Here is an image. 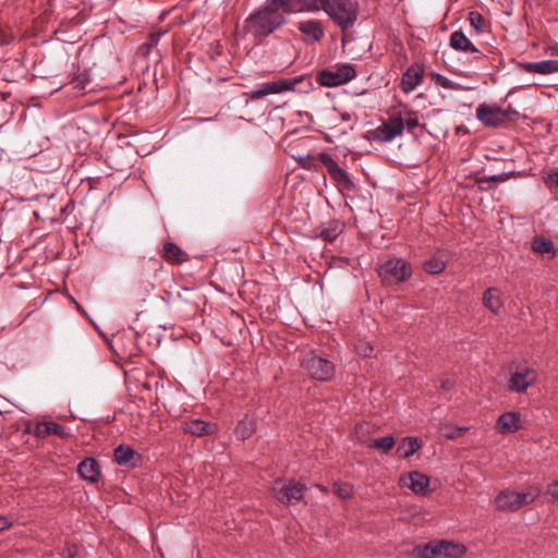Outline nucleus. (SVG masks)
<instances>
[{"label": "nucleus", "instance_id": "f257e3e1", "mask_svg": "<svg viewBox=\"0 0 558 558\" xmlns=\"http://www.w3.org/2000/svg\"><path fill=\"white\" fill-rule=\"evenodd\" d=\"M279 8L282 7L277 1L267 0L263 7L246 17L245 31L255 37H267L272 34L287 22Z\"/></svg>", "mask_w": 558, "mask_h": 558}, {"label": "nucleus", "instance_id": "f03ea898", "mask_svg": "<svg viewBox=\"0 0 558 558\" xmlns=\"http://www.w3.org/2000/svg\"><path fill=\"white\" fill-rule=\"evenodd\" d=\"M541 495L538 486L531 485L524 492L501 490L495 498V506L500 511H518L532 504Z\"/></svg>", "mask_w": 558, "mask_h": 558}, {"label": "nucleus", "instance_id": "7ed1b4c3", "mask_svg": "<svg viewBox=\"0 0 558 558\" xmlns=\"http://www.w3.org/2000/svg\"><path fill=\"white\" fill-rule=\"evenodd\" d=\"M466 551L464 545L448 541L429 542L414 547L415 558H461Z\"/></svg>", "mask_w": 558, "mask_h": 558}, {"label": "nucleus", "instance_id": "20e7f679", "mask_svg": "<svg viewBox=\"0 0 558 558\" xmlns=\"http://www.w3.org/2000/svg\"><path fill=\"white\" fill-rule=\"evenodd\" d=\"M357 2L354 0H327L323 11L341 29H348L354 25L357 20Z\"/></svg>", "mask_w": 558, "mask_h": 558}, {"label": "nucleus", "instance_id": "39448f33", "mask_svg": "<svg viewBox=\"0 0 558 558\" xmlns=\"http://www.w3.org/2000/svg\"><path fill=\"white\" fill-rule=\"evenodd\" d=\"M403 134V124L399 113L392 112L377 128L367 131L366 138L377 143H390Z\"/></svg>", "mask_w": 558, "mask_h": 558}, {"label": "nucleus", "instance_id": "423d86ee", "mask_svg": "<svg viewBox=\"0 0 558 558\" xmlns=\"http://www.w3.org/2000/svg\"><path fill=\"white\" fill-rule=\"evenodd\" d=\"M377 272L387 284L405 281L412 276V269L403 258H390L386 260L379 265Z\"/></svg>", "mask_w": 558, "mask_h": 558}, {"label": "nucleus", "instance_id": "0eeeda50", "mask_svg": "<svg viewBox=\"0 0 558 558\" xmlns=\"http://www.w3.org/2000/svg\"><path fill=\"white\" fill-rule=\"evenodd\" d=\"M302 365L307 374L317 380H328L335 374L332 362L313 353L304 357Z\"/></svg>", "mask_w": 558, "mask_h": 558}, {"label": "nucleus", "instance_id": "6e6552de", "mask_svg": "<svg viewBox=\"0 0 558 558\" xmlns=\"http://www.w3.org/2000/svg\"><path fill=\"white\" fill-rule=\"evenodd\" d=\"M306 487L293 481L278 480L275 482L272 492L277 499L287 505H293L303 498Z\"/></svg>", "mask_w": 558, "mask_h": 558}, {"label": "nucleus", "instance_id": "1a4fd4ad", "mask_svg": "<svg viewBox=\"0 0 558 558\" xmlns=\"http://www.w3.org/2000/svg\"><path fill=\"white\" fill-rule=\"evenodd\" d=\"M537 380V372L530 366H518L510 374L508 390L522 393Z\"/></svg>", "mask_w": 558, "mask_h": 558}, {"label": "nucleus", "instance_id": "9d476101", "mask_svg": "<svg viewBox=\"0 0 558 558\" xmlns=\"http://www.w3.org/2000/svg\"><path fill=\"white\" fill-rule=\"evenodd\" d=\"M476 119L487 126H499L508 119V112L498 106L480 104L475 112Z\"/></svg>", "mask_w": 558, "mask_h": 558}, {"label": "nucleus", "instance_id": "9b49d317", "mask_svg": "<svg viewBox=\"0 0 558 558\" xmlns=\"http://www.w3.org/2000/svg\"><path fill=\"white\" fill-rule=\"evenodd\" d=\"M295 83L290 80H278L272 82H265L251 90L247 95L251 99H259L268 95L280 94L282 92L293 89Z\"/></svg>", "mask_w": 558, "mask_h": 558}, {"label": "nucleus", "instance_id": "f8f14e48", "mask_svg": "<svg viewBox=\"0 0 558 558\" xmlns=\"http://www.w3.org/2000/svg\"><path fill=\"white\" fill-rule=\"evenodd\" d=\"M320 161L327 169L330 178L337 183L339 187L351 189L353 186V182L351 181L348 172L340 168L331 156L328 154H322Z\"/></svg>", "mask_w": 558, "mask_h": 558}, {"label": "nucleus", "instance_id": "ddd939ff", "mask_svg": "<svg viewBox=\"0 0 558 558\" xmlns=\"http://www.w3.org/2000/svg\"><path fill=\"white\" fill-rule=\"evenodd\" d=\"M298 29L306 44H315L325 35V28L319 20L305 19L298 22Z\"/></svg>", "mask_w": 558, "mask_h": 558}, {"label": "nucleus", "instance_id": "4468645a", "mask_svg": "<svg viewBox=\"0 0 558 558\" xmlns=\"http://www.w3.org/2000/svg\"><path fill=\"white\" fill-rule=\"evenodd\" d=\"M399 484L410 488L416 495L424 496L428 493L429 477L418 471H413L401 477Z\"/></svg>", "mask_w": 558, "mask_h": 558}, {"label": "nucleus", "instance_id": "2eb2a0df", "mask_svg": "<svg viewBox=\"0 0 558 558\" xmlns=\"http://www.w3.org/2000/svg\"><path fill=\"white\" fill-rule=\"evenodd\" d=\"M355 76V70L352 65L345 64L337 69L335 72H324L322 80L327 86H337L344 84Z\"/></svg>", "mask_w": 558, "mask_h": 558}, {"label": "nucleus", "instance_id": "dca6fc26", "mask_svg": "<svg viewBox=\"0 0 558 558\" xmlns=\"http://www.w3.org/2000/svg\"><path fill=\"white\" fill-rule=\"evenodd\" d=\"M450 47L458 51L471 52L474 54V59L476 60L483 57V53L462 31H456L450 35Z\"/></svg>", "mask_w": 558, "mask_h": 558}, {"label": "nucleus", "instance_id": "f3484780", "mask_svg": "<svg viewBox=\"0 0 558 558\" xmlns=\"http://www.w3.org/2000/svg\"><path fill=\"white\" fill-rule=\"evenodd\" d=\"M521 427V415L519 412H506L499 416L497 428L500 433H513Z\"/></svg>", "mask_w": 558, "mask_h": 558}, {"label": "nucleus", "instance_id": "a211bd4d", "mask_svg": "<svg viewBox=\"0 0 558 558\" xmlns=\"http://www.w3.org/2000/svg\"><path fill=\"white\" fill-rule=\"evenodd\" d=\"M80 475L90 482L96 483L100 477V466L94 458H86L78 464Z\"/></svg>", "mask_w": 558, "mask_h": 558}, {"label": "nucleus", "instance_id": "6ab92c4d", "mask_svg": "<svg viewBox=\"0 0 558 558\" xmlns=\"http://www.w3.org/2000/svg\"><path fill=\"white\" fill-rule=\"evenodd\" d=\"M522 69L530 73L551 74L558 72V60H542L537 62H525Z\"/></svg>", "mask_w": 558, "mask_h": 558}, {"label": "nucleus", "instance_id": "aec40b11", "mask_svg": "<svg viewBox=\"0 0 558 558\" xmlns=\"http://www.w3.org/2000/svg\"><path fill=\"white\" fill-rule=\"evenodd\" d=\"M423 78L422 71L416 68H409L401 78L402 90L407 94L413 92Z\"/></svg>", "mask_w": 558, "mask_h": 558}, {"label": "nucleus", "instance_id": "412c9836", "mask_svg": "<svg viewBox=\"0 0 558 558\" xmlns=\"http://www.w3.org/2000/svg\"><path fill=\"white\" fill-rule=\"evenodd\" d=\"M34 435L40 438H44L48 435H58L64 437L68 435V433L60 424L49 421L37 423L34 428Z\"/></svg>", "mask_w": 558, "mask_h": 558}, {"label": "nucleus", "instance_id": "4be33fe9", "mask_svg": "<svg viewBox=\"0 0 558 558\" xmlns=\"http://www.w3.org/2000/svg\"><path fill=\"white\" fill-rule=\"evenodd\" d=\"M483 304L494 314H498L502 307L500 292L496 288H488L483 294Z\"/></svg>", "mask_w": 558, "mask_h": 558}, {"label": "nucleus", "instance_id": "5701e85b", "mask_svg": "<svg viewBox=\"0 0 558 558\" xmlns=\"http://www.w3.org/2000/svg\"><path fill=\"white\" fill-rule=\"evenodd\" d=\"M256 428V420L252 415H245L235 427V435L238 438L244 440L248 438Z\"/></svg>", "mask_w": 558, "mask_h": 558}, {"label": "nucleus", "instance_id": "b1692460", "mask_svg": "<svg viewBox=\"0 0 558 558\" xmlns=\"http://www.w3.org/2000/svg\"><path fill=\"white\" fill-rule=\"evenodd\" d=\"M421 448V441L416 437H404L398 445L397 452L403 458L412 457Z\"/></svg>", "mask_w": 558, "mask_h": 558}, {"label": "nucleus", "instance_id": "393cba45", "mask_svg": "<svg viewBox=\"0 0 558 558\" xmlns=\"http://www.w3.org/2000/svg\"><path fill=\"white\" fill-rule=\"evenodd\" d=\"M135 457V451L128 446H118L114 449V459L119 465H130Z\"/></svg>", "mask_w": 558, "mask_h": 558}, {"label": "nucleus", "instance_id": "a878e982", "mask_svg": "<svg viewBox=\"0 0 558 558\" xmlns=\"http://www.w3.org/2000/svg\"><path fill=\"white\" fill-rule=\"evenodd\" d=\"M342 231V226L339 221H330L322 226L319 235L326 241H333Z\"/></svg>", "mask_w": 558, "mask_h": 558}, {"label": "nucleus", "instance_id": "bb28decb", "mask_svg": "<svg viewBox=\"0 0 558 558\" xmlns=\"http://www.w3.org/2000/svg\"><path fill=\"white\" fill-rule=\"evenodd\" d=\"M532 248L542 254L553 257L555 255L554 244L550 240L543 236H536L532 242Z\"/></svg>", "mask_w": 558, "mask_h": 558}, {"label": "nucleus", "instance_id": "cd10ccee", "mask_svg": "<svg viewBox=\"0 0 558 558\" xmlns=\"http://www.w3.org/2000/svg\"><path fill=\"white\" fill-rule=\"evenodd\" d=\"M186 429L195 436H204V435H209V434L214 433V427L202 420L191 421L187 424Z\"/></svg>", "mask_w": 558, "mask_h": 558}, {"label": "nucleus", "instance_id": "c85d7f7f", "mask_svg": "<svg viewBox=\"0 0 558 558\" xmlns=\"http://www.w3.org/2000/svg\"><path fill=\"white\" fill-rule=\"evenodd\" d=\"M70 84L78 92H84L89 84V73L87 70L75 72L70 77Z\"/></svg>", "mask_w": 558, "mask_h": 558}, {"label": "nucleus", "instance_id": "c756f323", "mask_svg": "<svg viewBox=\"0 0 558 558\" xmlns=\"http://www.w3.org/2000/svg\"><path fill=\"white\" fill-rule=\"evenodd\" d=\"M400 114L403 130L407 128L409 132H412L415 128L420 126L418 114L412 110L397 111Z\"/></svg>", "mask_w": 558, "mask_h": 558}, {"label": "nucleus", "instance_id": "7c9ffc66", "mask_svg": "<svg viewBox=\"0 0 558 558\" xmlns=\"http://www.w3.org/2000/svg\"><path fill=\"white\" fill-rule=\"evenodd\" d=\"M163 256L168 260L178 263V264H180L184 260L182 250L177 244H174L172 242L165 243Z\"/></svg>", "mask_w": 558, "mask_h": 558}, {"label": "nucleus", "instance_id": "2f4dec72", "mask_svg": "<svg viewBox=\"0 0 558 558\" xmlns=\"http://www.w3.org/2000/svg\"><path fill=\"white\" fill-rule=\"evenodd\" d=\"M445 267L446 263L437 256H433L424 263V269L432 275L440 274Z\"/></svg>", "mask_w": 558, "mask_h": 558}, {"label": "nucleus", "instance_id": "473e14b6", "mask_svg": "<svg viewBox=\"0 0 558 558\" xmlns=\"http://www.w3.org/2000/svg\"><path fill=\"white\" fill-rule=\"evenodd\" d=\"M434 81L437 85L441 86L445 89L458 90V89H464V88L470 89L471 88V87H464V86L460 85L459 83H457L439 73L435 74Z\"/></svg>", "mask_w": 558, "mask_h": 558}, {"label": "nucleus", "instance_id": "72a5a7b5", "mask_svg": "<svg viewBox=\"0 0 558 558\" xmlns=\"http://www.w3.org/2000/svg\"><path fill=\"white\" fill-rule=\"evenodd\" d=\"M373 448L383 450L384 452L389 451L395 446V438L390 435L376 438L373 440L372 445Z\"/></svg>", "mask_w": 558, "mask_h": 558}, {"label": "nucleus", "instance_id": "f704fd0d", "mask_svg": "<svg viewBox=\"0 0 558 558\" xmlns=\"http://www.w3.org/2000/svg\"><path fill=\"white\" fill-rule=\"evenodd\" d=\"M333 492L341 499H349L352 496V487L347 483H335Z\"/></svg>", "mask_w": 558, "mask_h": 558}, {"label": "nucleus", "instance_id": "c9c22d12", "mask_svg": "<svg viewBox=\"0 0 558 558\" xmlns=\"http://www.w3.org/2000/svg\"><path fill=\"white\" fill-rule=\"evenodd\" d=\"M464 430V427H451L449 425H444L440 427L441 434L448 439H453L461 436Z\"/></svg>", "mask_w": 558, "mask_h": 558}, {"label": "nucleus", "instance_id": "e433bc0d", "mask_svg": "<svg viewBox=\"0 0 558 558\" xmlns=\"http://www.w3.org/2000/svg\"><path fill=\"white\" fill-rule=\"evenodd\" d=\"M470 24L478 32L483 27L484 19L483 16L475 11L469 13Z\"/></svg>", "mask_w": 558, "mask_h": 558}, {"label": "nucleus", "instance_id": "4c0bfd02", "mask_svg": "<svg viewBox=\"0 0 558 558\" xmlns=\"http://www.w3.org/2000/svg\"><path fill=\"white\" fill-rule=\"evenodd\" d=\"M545 495L548 497V501L558 502V482H553L546 488Z\"/></svg>", "mask_w": 558, "mask_h": 558}, {"label": "nucleus", "instance_id": "58836bf2", "mask_svg": "<svg viewBox=\"0 0 558 558\" xmlns=\"http://www.w3.org/2000/svg\"><path fill=\"white\" fill-rule=\"evenodd\" d=\"M356 351L363 356H369L373 352V347L369 342H360L356 344Z\"/></svg>", "mask_w": 558, "mask_h": 558}, {"label": "nucleus", "instance_id": "ea45409f", "mask_svg": "<svg viewBox=\"0 0 558 558\" xmlns=\"http://www.w3.org/2000/svg\"><path fill=\"white\" fill-rule=\"evenodd\" d=\"M13 521L7 517L0 515V531L9 529Z\"/></svg>", "mask_w": 558, "mask_h": 558}, {"label": "nucleus", "instance_id": "a19ab883", "mask_svg": "<svg viewBox=\"0 0 558 558\" xmlns=\"http://www.w3.org/2000/svg\"><path fill=\"white\" fill-rule=\"evenodd\" d=\"M548 183L558 186V172H553L548 174Z\"/></svg>", "mask_w": 558, "mask_h": 558}, {"label": "nucleus", "instance_id": "79ce46f5", "mask_svg": "<svg viewBox=\"0 0 558 558\" xmlns=\"http://www.w3.org/2000/svg\"><path fill=\"white\" fill-rule=\"evenodd\" d=\"M441 387L446 390H449L453 387V381L450 379H446L441 383Z\"/></svg>", "mask_w": 558, "mask_h": 558}, {"label": "nucleus", "instance_id": "37998d69", "mask_svg": "<svg viewBox=\"0 0 558 558\" xmlns=\"http://www.w3.org/2000/svg\"><path fill=\"white\" fill-rule=\"evenodd\" d=\"M76 551H77V550H76V548H75V547H73V548H69L68 557H69V558H74V557H75V555H76Z\"/></svg>", "mask_w": 558, "mask_h": 558}, {"label": "nucleus", "instance_id": "c03bdc74", "mask_svg": "<svg viewBox=\"0 0 558 558\" xmlns=\"http://www.w3.org/2000/svg\"><path fill=\"white\" fill-rule=\"evenodd\" d=\"M316 488H317V489H319V490H320L322 493H324V494H327V493H328V489H327L325 486H323V485L317 484V485H316Z\"/></svg>", "mask_w": 558, "mask_h": 558}, {"label": "nucleus", "instance_id": "a18cd8bd", "mask_svg": "<svg viewBox=\"0 0 558 558\" xmlns=\"http://www.w3.org/2000/svg\"><path fill=\"white\" fill-rule=\"evenodd\" d=\"M490 181L497 182V181H499V177L493 175V177H490Z\"/></svg>", "mask_w": 558, "mask_h": 558}]
</instances>
